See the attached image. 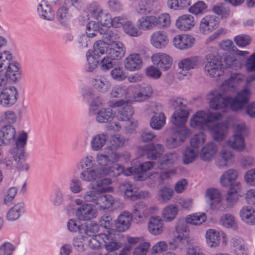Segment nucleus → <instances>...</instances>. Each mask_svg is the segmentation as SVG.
I'll return each instance as SVG.
<instances>
[{
    "label": "nucleus",
    "mask_w": 255,
    "mask_h": 255,
    "mask_svg": "<svg viewBox=\"0 0 255 255\" xmlns=\"http://www.w3.org/2000/svg\"><path fill=\"white\" fill-rule=\"evenodd\" d=\"M116 116V113L110 108H104L99 110L96 115V120L101 124L111 122Z\"/></svg>",
    "instance_id": "35"
},
{
    "label": "nucleus",
    "mask_w": 255,
    "mask_h": 255,
    "mask_svg": "<svg viewBox=\"0 0 255 255\" xmlns=\"http://www.w3.org/2000/svg\"><path fill=\"white\" fill-rule=\"evenodd\" d=\"M126 53V48L120 41L108 45L106 55L111 59L118 60L122 59Z\"/></svg>",
    "instance_id": "15"
},
{
    "label": "nucleus",
    "mask_w": 255,
    "mask_h": 255,
    "mask_svg": "<svg viewBox=\"0 0 255 255\" xmlns=\"http://www.w3.org/2000/svg\"><path fill=\"white\" fill-rule=\"evenodd\" d=\"M219 25V18L214 15H206L200 23V30L201 31H213Z\"/></svg>",
    "instance_id": "27"
},
{
    "label": "nucleus",
    "mask_w": 255,
    "mask_h": 255,
    "mask_svg": "<svg viewBox=\"0 0 255 255\" xmlns=\"http://www.w3.org/2000/svg\"><path fill=\"white\" fill-rule=\"evenodd\" d=\"M150 109L151 113L154 114V115L150 120V126L152 129H160L165 124L166 118L162 112L156 113L155 106H152Z\"/></svg>",
    "instance_id": "29"
},
{
    "label": "nucleus",
    "mask_w": 255,
    "mask_h": 255,
    "mask_svg": "<svg viewBox=\"0 0 255 255\" xmlns=\"http://www.w3.org/2000/svg\"><path fill=\"white\" fill-rule=\"evenodd\" d=\"M205 238L207 245L210 248H217L220 244V234L214 229H208L206 232Z\"/></svg>",
    "instance_id": "42"
},
{
    "label": "nucleus",
    "mask_w": 255,
    "mask_h": 255,
    "mask_svg": "<svg viewBox=\"0 0 255 255\" xmlns=\"http://www.w3.org/2000/svg\"><path fill=\"white\" fill-rule=\"evenodd\" d=\"M151 59L154 65L164 70L168 69L172 64V58L165 53H155Z\"/></svg>",
    "instance_id": "16"
},
{
    "label": "nucleus",
    "mask_w": 255,
    "mask_h": 255,
    "mask_svg": "<svg viewBox=\"0 0 255 255\" xmlns=\"http://www.w3.org/2000/svg\"><path fill=\"white\" fill-rule=\"evenodd\" d=\"M124 64L126 70L133 72L140 69L143 65V62L139 54L131 53L125 58Z\"/></svg>",
    "instance_id": "13"
},
{
    "label": "nucleus",
    "mask_w": 255,
    "mask_h": 255,
    "mask_svg": "<svg viewBox=\"0 0 255 255\" xmlns=\"http://www.w3.org/2000/svg\"><path fill=\"white\" fill-rule=\"evenodd\" d=\"M178 213V208L174 205L170 204L163 209L161 216L165 222H170L176 218Z\"/></svg>",
    "instance_id": "48"
},
{
    "label": "nucleus",
    "mask_w": 255,
    "mask_h": 255,
    "mask_svg": "<svg viewBox=\"0 0 255 255\" xmlns=\"http://www.w3.org/2000/svg\"><path fill=\"white\" fill-rule=\"evenodd\" d=\"M97 56L92 52V50H89L86 53V59L87 61V70L92 72L95 69L99 63V59Z\"/></svg>",
    "instance_id": "59"
},
{
    "label": "nucleus",
    "mask_w": 255,
    "mask_h": 255,
    "mask_svg": "<svg viewBox=\"0 0 255 255\" xmlns=\"http://www.w3.org/2000/svg\"><path fill=\"white\" fill-rule=\"evenodd\" d=\"M186 223V222L183 219L179 220L177 223L175 231L174 232V237L180 242L185 238L184 233L187 232Z\"/></svg>",
    "instance_id": "54"
},
{
    "label": "nucleus",
    "mask_w": 255,
    "mask_h": 255,
    "mask_svg": "<svg viewBox=\"0 0 255 255\" xmlns=\"http://www.w3.org/2000/svg\"><path fill=\"white\" fill-rule=\"evenodd\" d=\"M234 157V154L232 151L223 149L220 151L219 156L215 161V164L220 169L228 167L232 164Z\"/></svg>",
    "instance_id": "22"
},
{
    "label": "nucleus",
    "mask_w": 255,
    "mask_h": 255,
    "mask_svg": "<svg viewBox=\"0 0 255 255\" xmlns=\"http://www.w3.org/2000/svg\"><path fill=\"white\" fill-rule=\"evenodd\" d=\"M195 25L194 17L190 14H184L176 20L175 25L181 31H189Z\"/></svg>",
    "instance_id": "20"
},
{
    "label": "nucleus",
    "mask_w": 255,
    "mask_h": 255,
    "mask_svg": "<svg viewBox=\"0 0 255 255\" xmlns=\"http://www.w3.org/2000/svg\"><path fill=\"white\" fill-rule=\"evenodd\" d=\"M131 221V215L128 212H123L119 216L115 223L117 230L122 232L127 231L129 228Z\"/></svg>",
    "instance_id": "23"
},
{
    "label": "nucleus",
    "mask_w": 255,
    "mask_h": 255,
    "mask_svg": "<svg viewBox=\"0 0 255 255\" xmlns=\"http://www.w3.org/2000/svg\"><path fill=\"white\" fill-rule=\"evenodd\" d=\"M99 231V225L95 221L81 224L79 235L86 237L92 236Z\"/></svg>",
    "instance_id": "37"
},
{
    "label": "nucleus",
    "mask_w": 255,
    "mask_h": 255,
    "mask_svg": "<svg viewBox=\"0 0 255 255\" xmlns=\"http://www.w3.org/2000/svg\"><path fill=\"white\" fill-rule=\"evenodd\" d=\"M195 39L189 34L182 33L175 36L173 39V45L179 50L187 49L194 44Z\"/></svg>",
    "instance_id": "12"
},
{
    "label": "nucleus",
    "mask_w": 255,
    "mask_h": 255,
    "mask_svg": "<svg viewBox=\"0 0 255 255\" xmlns=\"http://www.w3.org/2000/svg\"><path fill=\"white\" fill-rule=\"evenodd\" d=\"M12 58L11 53L8 51H4L0 53V73L5 71Z\"/></svg>",
    "instance_id": "57"
},
{
    "label": "nucleus",
    "mask_w": 255,
    "mask_h": 255,
    "mask_svg": "<svg viewBox=\"0 0 255 255\" xmlns=\"http://www.w3.org/2000/svg\"><path fill=\"white\" fill-rule=\"evenodd\" d=\"M16 131L11 125L3 126L0 129V140L4 144H9L15 140Z\"/></svg>",
    "instance_id": "24"
},
{
    "label": "nucleus",
    "mask_w": 255,
    "mask_h": 255,
    "mask_svg": "<svg viewBox=\"0 0 255 255\" xmlns=\"http://www.w3.org/2000/svg\"><path fill=\"white\" fill-rule=\"evenodd\" d=\"M131 88V86H126L123 85H117L112 89L111 96L112 98H115L124 97L127 99L129 97V91Z\"/></svg>",
    "instance_id": "47"
},
{
    "label": "nucleus",
    "mask_w": 255,
    "mask_h": 255,
    "mask_svg": "<svg viewBox=\"0 0 255 255\" xmlns=\"http://www.w3.org/2000/svg\"><path fill=\"white\" fill-rule=\"evenodd\" d=\"M96 162L99 169L104 175L114 177L124 174V168L121 165L116 163L119 158V154L116 152H112L110 155L105 153H98L96 156Z\"/></svg>",
    "instance_id": "4"
},
{
    "label": "nucleus",
    "mask_w": 255,
    "mask_h": 255,
    "mask_svg": "<svg viewBox=\"0 0 255 255\" xmlns=\"http://www.w3.org/2000/svg\"><path fill=\"white\" fill-rule=\"evenodd\" d=\"M25 212V207L23 203H18L11 207L6 214V219L9 222L18 220Z\"/></svg>",
    "instance_id": "33"
},
{
    "label": "nucleus",
    "mask_w": 255,
    "mask_h": 255,
    "mask_svg": "<svg viewBox=\"0 0 255 255\" xmlns=\"http://www.w3.org/2000/svg\"><path fill=\"white\" fill-rule=\"evenodd\" d=\"M96 158L91 155L83 157L77 164L79 169L83 171L96 167Z\"/></svg>",
    "instance_id": "50"
},
{
    "label": "nucleus",
    "mask_w": 255,
    "mask_h": 255,
    "mask_svg": "<svg viewBox=\"0 0 255 255\" xmlns=\"http://www.w3.org/2000/svg\"><path fill=\"white\" fill-rule=\"evenodd\" d=\"M217 152V145L213 142H209L202 148L200 157L202 161L209 162L215 157Z\"/></svg>",
    "instance_id": "18"
},
{
    "label": "nucleus",
    "mask_w": 255,
    "mask_h": 255,
    "mask_svg": "<svg viewBox=\"0 0 255 255\" xmlns=\"http://www.w3.org/2000/svg\"><path fill=\"white\" fill-rule=\"evenodd\" d=\"M173 194V191L171 188L166 187H162L157 192V200L163 203H166L171 199Z\"/></svg>",
    "instance_id": "56"
},
{
    "label": "nucleus",
    "mask_w": 255,
    "mask_h": 255,
    "mask_svg": "<svg viewBox=\"0 0 255 255\" xmlns=\"http://www.w3.org/2000/svg\"><path fill=\"white\" fill-rule=\"evenodd\" d=\"M238 177L237 170L234 169H230L225 171L220 177V183L223 187L230 186Z\"/></svg>",
    "instance_id": "43"
},
{
    "label": "nucleus",
    "mask_w": 255,
    "mask_h": 255,
    "mask_svg": "<svg viewBox=\"0 0 255 255\" xmlns=\"http://www.w3.org/2000/svg\"><path fill=\"white\" fill-rule=\"evenodd\" d=\"M244 80V76L241 73H234L230 78L226 80L223 85L222 89L227 91H233L235 87Z\"/></svg>",
    "instance_id": "44"
},
{
    "label": "nucleus",
    "mask_w": 255,
    "mask_h": 255,
    "mask_svg": "<svg viewBox=\"0 0 255 255\" xmlns=\"http://www.w3.org/2000/svg\"><path fill=\"white\" fill-rule=\"evenodd\" d=\"M191 133L190 130L185 127H181L166 140V146L170 149L180 145Z\"/></svg>",
    "instance_id": "8"
},
{
    "label": "nucleus",
    "mask_w": 255,
    "mask_h": 255,
    "mask_svg": "<svg viewBox=\"0 0 255 255\" xmlns=\"http://www.w3.org/2000/svg\"><path fill=\"white\" fill-rule=\"evenodd\" d=\"M227 124L224 123H220L215 125L212 127L210 126L211 131V135L214 140L217 142L222 141L226 136L228 132Z\"/></svg>",
    "instance_id": "19"
},
{
    "label": "nucleus",
    "mask_w": 255,
    "mask_h": 255,
    "mask_svg": "<svg viewBox=\"0 0 255 255\" xmlns=\"http://www.w3.org/2000/svg\"><path fill=\"white\" fill-rule=\"evenodd\" d=\"M148 228L149 233L152 235H160L164 229L163 222L160 217L153 216L148 221Z\"/></svg>",
    "instance_id": "31"
},
{
    "label": "nucleus",
    "mask_w": 255,
    "mask_h": 255,
    "mask_svg": "<svg viewBox=\"0 0 255 255\" xmlns=\"http://www.w3.org/2000/svg\"><path fill=\"white\" fill-rule=\"evenodd\" d=\"M150 42L153 46L161 49L167 45L169 39L166 33H153L150 36Z\"/></svg>",
    "instance_id": "39"
},
{
    "label": "nucleus",
    "mask_w": 255,
    "mask_h": 255,
    "mask_svg": "<svg viewBox=\"0 0 255 255\" xmlns=\"http://www.w3.org/2000/svg\"><path fill=\"white\" fill-rule=\"evenodd\" d=\"M230 243L236 255H248V249L242 238L239 237H233L231 240Z\"/></svg>",
    "instance_id": "38"
},
{
    "label": "nucleus",
    "mask_w": 255,
    "mask_h": 255,
    "mask_svg": "<svg viewBox=\"0 0 255 255\" xmlns=\"http://www.w3.org/2000/svg\"><path fill=\"white\" fill-rule=\"evenodd\" d=\"M108 235L100 234L93 236L88 241V245L89 248L93 250H99L101 248L103 243L108 240Z\"/></svg>",
    "instance_id": "49"
},
{
    "label": "nucleus",
    "mask_w": 255,
    "mask_h": 255,
    "mask_svg": "<svg viewBox=\"0 0 255 255\" xmlns=\"http://www.w3.org/2000/svg\"><path fill=\"white\" fill-rule=\"evenodd\" d=\"M198 149L188 147L184 149L182 154L183 163L188 165L194 161L198 156Z\"/></svg>",
    "instance_id": "52"
},
{
    "label": "nucleus",
    "mask_w": 255,
    "mask_h": 255,
    "mask_svg": "<svg viewBox=\"0 0 255 255\" xmlns=\"http://www.w3.org/2000/svg\"><path fill=\"white\" fill-rule=\"evenodd\" d=\"M68 186L70 192L73 194H78L82 192L84 189L82 182L76 176L71 178Z\"/></svg>",
    "instance_id": "58"
},
{
    "label": "nucleus",
    "mask_w": 255,
    "mask_h": 255,
    "mask_svg": "<svg viewBox=\"0 0 255 255\" xmlns=\"http://www.w3.org/2000/svg\"><path fill=\"white\" fill-rule=\"evenodd\" d=\"M88 12L92 17L96 19L98 22L89 20V14L86 16H80L79 21L84 25L86 24V29L93 32H106L108 28L111 26V17L110 15L101 8L96 2L90 4L87 8Z\"/></svg>",
    "instance_id": "3"
},
{
    "label": "nucleus",
    "mask_w": 255,
    "mask_h": 255,
    "mask_svg": "<svg viewBox=\"0 0 255 255\" xmlns=\"http://www.w3.org/2000/svg\"><path fill=\"white\" fill-rule=\"evenodd\" d=\"M146 157L148 159L155 160L161 155L164 151L163 145L157 143L151 144L145 147Z\"/></svg>",
    "instance_id": "36"
},
{
    "label": "nucleus",
    "mask_w": 255,
    "mask_h": 255,
    "mask_svg": "<svg viewBox=\"0 0 255 255\" xmlns=\"http://www.w3.org/2000/svg\"><path fill=\"white\" fill-rule=\"evenodd\" d=\"M224 69L232 67L235 70L240 69L241 67L242 63L240 60L238 59L237 56L228 55L224 58Z\"/></svg>",
    "instance_id": "61"
},
{
    "label": "nucleus",
    "mask_w": 255,
    "mask_h": 255,
    "mask_svg": "<svg viewBox=\"0 0 255 255\" xmlns=\"http://www.w3.org/2000/svg\"><path fill=\"white\" fill-rule=\"evenodd\" d=\"M98 211L93 204L84 203L75 211V216L77 220L81 221L90 220L95 218Z\"/></svg>",
    "instance_id": "9"
},
{
    "label": "nucleus",
    "mask_w": 255,
    "mask_h": 255,
    "mask_svg": "<svg viewBox=\"0 0 255 255\" xmlns=\"http://www.w3.org/2000/svg\"><path fill=\"white\" fill-rule=\"evenodd\" d=\"M179 158L178 154L175 152H170L165 154L158 162V167L159 169L165 168L166 166H170L175 164Z\"/></svg>",
    "instance_id": "40"
},
{
    "label": "nucleus",
    "mask_w": 255,
    "mask_h": 255,
    "mask_svg": "<svg viewBox=\"0 0 255 255\" xmlns=\"http://www.w3.org/2000/svg\"><path fill=\"white\" fill-rule=\"evenodd\" d=\"M37 12L41 18L52 21L55 18V12L51 6L45 1H42L37 7Z\"/></svg>",
    "instance_id": "26"
},
{
    "label": "nucleus",
    "mask_w": 255,
    "mask_h": 255,
    "mask_svg": "<svg viewBox=\"0 0 255 255\" xmlns=\"http://www.w3.org/2000/svg\"><path fill=\"white\" fill-rule=\"evenodd\" d=\"M112 181L109 178L97 180L95 184H91L89 189L82 195V199L86 203H93L99 210L104 211L111 208L115 202L114 197L110 194H103L113 191V188L108 186Z\"/></svg>",
    "instance_id": "1"
},
{
    "label": "nucleus",
    "mask_w": 255,
    "mask_h": 255,
    "mask_svg": "<svg viewBox=\"0 0 255 255\" xmlns=\"http://www.w3.org/2000/svg\"><path fill=\"white\" fill-rule=\"evenodd\" d=\"M108 138V135L105 133L102 132L94 135L90 140L91 150L94 151L101 150L106 145Z\"/></svg>",
    "instance_id": "30"
},
{
    "label": "nucleus",
    "mask_w": 255,
    "mask_h": 255,
    "mask_svg": "<svg viewBox=\"0 0 255 255\" xmlns=\"http://www.w3.org/2000/svg\"><path fill=\"white\" fill-rule=\"evenodd\" d=\"M201 58L199 56H193L184 58L178 63L179 69L182 71H188L196 68L201 64Z\"/></svg>",
    "instance_id": "34"
},
{
    "label": "nucleus",
    "mask_w": 255,
    "mask_h": 255,
    "mask_svg": "<svg viewBox=\"0 0 255 255\" xmlns=\"http://www.w3.org/2000/svg\"><path fill=\"white\" fill-rule=\"evenodd\" d=\"M189 116V112L184 108L176 110L172 116L171 122L176 126H181L186 122Z\"/></svg>",
    "instance_id": "41"
},
{
    "label": "nucleus",
    "mask_w": 255,
    "mask_h": 255,
    "mask_svg": "<svg viewBox=\"0 0 255 255\" xmlns=\"http://www.w3.org/2000/svg\"><path fill=\"white\" fill-rule=\"evenodd\" d=\"M228 144L232 149L242 152L246 147L245 136L242 134H234L228 140Z\"/></svg>",
    "instance_id": "32"
},
{
    "label": "nucleus",
    "mask_w": 255,
    "mask_h": 255,
    "mask_svg": "<svg viewBox=\"0 0 255 255\" xmlns=\"http://www.w3.org/2000/svg\"><path fill=\"white\" fill-rule=\"evenodd\" d=\"M96 35L95 33H77L75 37L77 46L81 49L87 48L90 39L94 37Z\"/></svg>",
    "instance_id": "45"
},
{
    "label": "nucleus",
    "mask_w": 255,
    "mask_h": 255,
    "mask_svg": "<svg viewBox=\"0 0 255 255\" xmlns=\"http://www.w3.org/2000/svg\"><path fill=\"white\" fill-rule=\"evenodd\" d=\"M156 26L160 28L168 27L170 25L171 18L169 14L167 13H162L156 17Z\"/></svg>",
    "instance_id": "64"
},
{
    "label": "nucleus",
    "mask_w": 255,
    "mask_h": 255,
    "mask_svg": "<svg viewBox=\"0 0 255 255\" xmlns=\"http://www.w3.org/2000/svg\"><path fill=\"white\" fill-rule=\"evenodd\" d=\"M205 140L206 136L204 133L202 132L196 133L191 138L190 147L198 149V147L205 142Z\"/></svg>",
    "instance_id": "63"
},
{
    "label": "nucleus",
    "mask_w": 255,
    "mask_h": 255,
    "mask_svg": "<svg viewBox=\"0 0 255 255\" xmlns=\"http://www.w3.org/2000/svg\"><path fill=\"white\" fill-rule=\"evenodd\" d=\"M154 93L152 86L148 84H142L139 86L138 92L132 97L135 102H143L151 98Z\"/></svg>",
    "instance_id": "17"
},
{
    "label": "nucleus",
    "mask_w": 255,
    "mask_h": 255,
    "mask_svg": "<svg viewBox=\"0 0 255 255\" xmlns=\"http://www.w3.org/2000/svg\"><path fill=\"white\" fill-rule=\"evenodd\" d=\"M191 0H168L167 5L170 9H181L189 6Z\"/></svg>",
    "instance_id": "60"
},
{
    "label": "nucleus",
    "mask_w": 255,
    "mask_h": 255,
    "mask_svg": "<svg viewBox=\"0 0 255 255\" xmlns=\"http://www.w3.org/2000/svg\"><path fill=\"white\" fill-rule=\"evenodd\" d=\"M220 224L225 228L236 230L238 224L235 218L232 215L226 214L222 216L220 219Z\"/></svg>",
    "instance_id": "55"
},
{
    "label": "nucleus",
    "mask_w": 255,
    "mask_h": 255,
    "mask_svg": "<svg viewBox=\"0 0 255 255\" xmlns=\"http://www.w3.org/2000/svg\"><path fill=\"white\" fill-rule=\"evenodd\" d=\"M133 114V110L132 108L128 105L127 103L121 110L119 112V119L120 121H124L129 120Z\"/></svg>",
    "instance_id": "62"
},
{
    "label": "nucleus",
    "mask_w": 255,
    "mask_h": 255,
    "mask_svg": "<svg viewBox=\"0 0 255 255\" xmlns=\"http://www.w3.org/2000/svg\"><path fill=\"white\" fill-rule=\"evenodd\" d=\"M18 91L14 86H10L2 90L0 93V105L3 107L13 105L17 100Z\"/></svg>",
    "instance_id": "10"
},
{
    "label": "nucleus",
    "mask_w": 255,
    "mask_h": 255,
    "mask_svg": "<svg viewBox=\"0 0 255 255\" xmlns=\"http://www.w3.org/2000/svg\"><path fill=\"white\" fill-rule=\"evenodd\" d=\"M241 220L245 224L254 226L255 225V209L252 207L244 206L239 213Z\"/></svg>",
    "instance_id": "25"
},
{
    "label": "nucleus",
    "mask_w": 255,
    "mask_h": 255,
    "mask_svg": "<svg viewBox=\"0 0 255 255\" xmlns=\"http://www.w3.org/2000/svg\"><path fill=\"white\" fill-rule=\"evenodd\" d=\"M207 219V216L204 213H196L189 215L186 218V222L192 225H200L204 223Z\"/></svg>",
    "instance_id": "53"
},
{
    "label": "nucleus",
    "mask_w": 255,
    "mask_h": 255,
    "mask_svg": "<svg viewBox=\"0 0 255 255\" xmlns=\"http://www.w3.org/2000/svg\"><path fill=\"white\" fill-rule=\"evenodd\" d=\"M205 60L204 72L206 75L216 77L222 74L224 64L220 56L209 54L206 56Z\"/></svg>",
    "instance_id": "6"
},
{
    "label": "nucleus",
    "mask_w": 255,
    "mask_h": 255,
    "mask_svg": "<svg viewBox=\"0 0 255 255\" xmlns=\"http://www.w3.org/2000/svg\"><path fill=\"white\" fill-rule=\"evenodd\" d=\"M250 91L245 89L239 92L233 99L229 96H224L217 91L211 92L209 95L210 107L214 110H219L226 107L230 104L234 111L241 110L248 103Z\"/></svg>",
    "instance_id": "2"
},
{
    "label": "nucleus",
    "mask_w": 255,
    "mask_h": 255,
    "mask_svg": "<svg viewBox=\"0 0 255 255\" xmlns=\"http://www.w3.org/2000/svg\"><path fill=\"white\" fill-rule=\"evenodd\" d=\"M115 232L113 229L110 230L108 235V239L106 240V242H104L105 248L108 252H114V251L119 250L122 247V244L112 237V234Z\"/></svg>",
    "instance_id": "51"
},
{
    "label": "nucleus",
    "mask_w": 255,
    "mask_h": 255,
    "mask_svg": "<svg viewBox=\"0 0 255 255\" xmlns=\"http://www.w3.org/2000/svg\"><path fill=\"white\" fill-rule=\"evenodd\" d=\"M2 73H4V75L6 79H9L12 82H16L20 78L21 72L19 64L13 61L12 58L7 68Z\"/></svg>",
    "instance_id": "21"
},
{
    "label": "nucleus",
    "mask_w": 255,
    "mask_h": 255,
    "mask_svg": "<svg viewBox=\"0 0 255 255\" xmlns=\"http://www.w3.org/2000/svg\"><path fill=\"white\" fill-rule=\"evenodd\" d=\"M137 25L142 30H149L156 26V17L148 16L142 17L137 21Z\"/></svg>",
    "instance_id": "46"
},
{
    "label": "nucleus",
    "mask_w": 255,
    "mask_h": 255,
    "mask_svg": "<svg viewBox=\"0 0 255 255\" xmlns=\"http://www.w3.org/2000/svg\"><path fill=\"white\" fill-rule=\"evenodd\" d=\"M91 83L94 88L101 93L108 92L111 87V82L109 79L103 75L94 77L92 79Z\"/></svg>",
    "instance_id": "14"
},
{
    "label": "nucleus",
    "mask_w": 255,
    "mask_h": 255,
    "mask_svg": "<svg viewBox=\"0 0 255 255\" xmlns=\"http://www.w3.org/2000/svg\"><path fill=\"white\" fill-rule=\"evenodd\" d=\"M205 199L207 204L212 210L218 209L222 200L220 192L215 188H209L205 193Z\"/></svg>",
    "instance_id": "11"
},
{
    "label": "nucleus",
    "mask_w": 255,
    "mask_h": 255,
    "mask_svg": "<svg viewBox=\"0 0 255 255\" xmlns=\"http://www.w3.org/2000/svg\"><path fill=\"white\" fill-rule=\"evenodd\" d=\"M153 161H147L140 165L138 167H131L124 170V174L126 176H129L134 174L135 178L139 181H144L150 178L153 176L152 172L149 171L155 165Z\"/></svg>",
    "instance_id": "7"
},
{
    "label": "nucleus",
    "mask_w": 255,
    "mask_h": 255,
    "mask_svg": "<svg viewBox=\"0 0 255 255\" xmlns=\"http://www.w3.org/2000/svg\"><path fill=\"white\" fill-rule=\"evenodd\" d=\"M222 117L223 115L220 113H213L199 111L191 118L190 125L193 128L206 130L210 128V123L221 120Z\"/></svg>",
    "instance_id": "5"
},
{
    "label": "nucleus",
    "mask_w": 255,
    "mask_h": 255,
    "mask_svg": "<svg viewBox=\"0 0 255 255\" xmlns=\"http://www.w3.org/2000/svg\"><path fill=\"white\" fill-rule=\"evenodd\" d=\"M105 176L104 173L98 168H95V167L82 171L80 174V179L87 182H96Z\"/></svg>",
    "instance_id": "28"
}]
</instances>
